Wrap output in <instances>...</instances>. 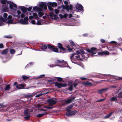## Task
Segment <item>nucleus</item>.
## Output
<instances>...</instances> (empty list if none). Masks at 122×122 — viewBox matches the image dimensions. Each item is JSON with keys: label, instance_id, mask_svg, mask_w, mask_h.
<instances>
[{"label": "nucleus", "instance_id": "680f3d73", "mask_svg": "<svg viewBox=\"0 0 122 122\" xmlns=\"http://www.w3.org/2000/svg\"><path fill=\"white\" fill-rule=\"evenodd\" d=\"M4 47V46L2 43L0 44V48L2 49Z\"/></svg>", "mask_w": 122, "mask_h": 122}, {"label": "nucleus", "instance_id": "cd10ccee", "mask_svg": "<svg viewBox=\"0 0 122 122\" xmlns=\"http://www.w3.org/2000/svg\"><path fill=\"white\" fill-rule=\"evenodd\" d=\"M48 93V92H46V93H41L38 94L36 95V97H40V96H41L42 95H44V94H46Z\"/></svg>", "mask_w": 122, "mask_h": 122}, {"label": "nucleus", "instance_id": "a211bd4d", "mask_svg": "<svg viewBox=\"0 0 122 122\" xmlns=\"http://www.w3.org/2000/svg\"><path fill=\"white\" fill-rule=\"evenodd\" d=\"M17 12L18 14L17 15H15V14H13V15L14 16H15L18 18H20V15L21 13V12L19 10H17Z\"/></svg>", "mask_w": 122, "mask_h": 122}, {"label": "nucleus", "instance_id": "13d9d810", "mask_svg": "<svg viewBox=\"0 0 122 122\" xmlns=\"http://www.w3.org/2000/svg\"><path fill=\"white\" fill-rule=\"evenodd\" d=\"M98 54L99 55H102L103 54V51L102 52H98Z\"/></svg>", "mask_w": 122, "mask_h": 122}, {"label": "nucleus", "instance_id": "1a4fd4ad", "mask_svg": "<svg viewBox=\"0 0 122 122\" xmlns=\"http://www.w3.org/2000/svg\"><path fill=\"white\" fill-rule=\"evenodd\" d=\"M55 86H57L58 88H61L62 87H64L66 86V85L64 84L58 82H55Z\"/></svg>", "mask_w": 122, "mask_h": 122}, {"label": "nucleus", "instance_id": "0eeeda50", "mask_svg": "<svg viewBox=\"0 0 122 122\" xmlns=\"http://www.w3.org/2000/svg\"><path fill=\"white\" fill-rule=\"evenodd\" d=\"M75 98V97H73L64 101V102L66 104H68L73 102Z\"/></svg>", "mask_w": 122, "mask_h": 122}, {"label": "nucleus", "instance_id": "79ce46f5", "mask_svg": "<svg viewBox=\"0 0 122 122\" xmlns=\"http://www.w3.org/2000/svg\"><path fill=\"white\" fill-rule=\"evenodd\" d=\"M13 22V20L12 19H9L7 23H8L12 24Z\"/></svg>", "mask_w": 122, "mask_h": 122}, {"label": "nucleus", "instance_id": "b1692460", "mask_svg": "<svg viewBox=\"0 0 122 122\" xmlns=\"http://www.w3.org/2000/svg\"><path fill=\"white\" fill-rule=\"evenodd\" d=\"M47 46L46 45H42L41 47V49L43 50L47 49Z\"/></svg>", "mask_w": 122, "mask_h": 122}, {"label": "nucleus", "instance_id": "2f4dec72", "mask_svg": "<svg viewBox=\"0 0 122 122\" xmlns=\"http://www.w3.org/2000/svg\"><path fill=\"white\" fill-rule=\"evenodd\" d=\"M85 84L86 85L90 86L92 84V83L91 82L88 81L86 82L85 83Z\"/></svg>", "mask_w": 122, "mask_h": 122}, {"label": "nucleus", "instance_id": "ddd939ff", "mask_svg": "<svg viewBox=\"0 0 122 122\" xmlns=\"http://www.w3.org/2000/svg\"><path fill=\"white\" fill-rule=\"evenodd\" d=\"M108 89L107 88L101 89L97 91V93L99 94H101L107 91Z\"/></svg>", "mask_w": 122, "mask_h": 122}, {"label": "nucleus", "instance_id": "c756f323", "mask_svg": "<svg viewBox=\"0 0 122 122\" xmlns=\"http://www.w3.org/2000/svg\"><path fill=\"white\" fill-rule=\"evenodd\" d=\"M117 97L119 98H122V92H120L118 94Z\"/></svg>", "mask_w": 122, "mask_h": 122}, {"label": "nucleus", "instance_id": "20e7f679", "mask_svg": "<svg viewBox=\"0 0 122 122\" xmlns=\"http://www.w3.org/2000/svg\"><path fill=\"white\" fill-rule=\"evenodd\" d=\"M64 60L61 61L57 60L56 61L55 63L56 64L59 65V66H58L60 67H67L68 65L67 63L66 62H64Z\"/></svg>", "mask_w": 122, "mask_h": 122}, {"label": "nucleus", "instance_id": "c9c22d12", "mask_svg": "<svg viewBox=\"0 0 122 122\" xmlns=\"http://www.w3.org/2000/svg\"><path fill=\"white\" fill-rule=\"evenodd\" d=\"M114 79L116 80H117L120 79L122 80V77H115Z\"/></svg>", "mask_w": 122, "mask_h": 122}, {"label": "nucleus", "instance_id": "c03bdc74", "mask_svg": "<svg viewBox=\"0 0 122 122\" xmlns=\"http://www.w3.org/2000/svg\"><path fill=\"white\" fill-rule=\"evenodd\" d=\"M43 116H44V114H43V113H41V114H38V115H37V116L38 117H40Z\"/></svg>", "mask_w": 122, "mask_h": 122}, {"label": "nucleus", "instance_id": "ea45409f", "mask_svg": "<svg viewBox=\"0 0 122 122\" xmlns=\"http://www.w3.org/2000/svg\"><path fill=\"white\" fill-rule=\"evenodd\" d=\"M22 77L23 79L24 80L27 79L29 78L28 77L25 75L22 76Z\"/></svg>", "mask_w": 122, "mask_h": 122}, {"label": "nucleus", "instance_id": "a878e982", "mask_svg": "<svg viewBox=\"0 0 122 122\" xmlns=\"http://www.w3.org/2000/svg\"><path fill=\"white\" fill-rule=\"evenodd\" d=\"M24 114L25 115H29L30 114L29 110L28 109L25 110L24 112Z\"/></svg>", "mask_w": 122, "mask_h": 122}, {"label": "nucleus", "instance_id": "de8ad7c7", "mask_svg": "<svg viewBox=\"0 0 122 122\" xmlns=\"http://www.w3.org/2000/svg\"><path fill=\"white\" fill-rule=\"evenodd\" d=\"M67 47L68 48V50L69 51V52H70L72 51V49L70 48L69 46H67Z\"/></svg>", "mask_w": 122, "mask_h": 122}, {"label": "nucleus", "instance_id": "4c0bfd02", "mask_svg": "<svg viewBox=\"0 0 122 122\" xmlns=\"http://www.w3.org/2000/svg\"><path fill=\"white\" fill-rule=\"evenodd\" d=\"M47 6L50 10L52 11L53 10V9L51 6H50L49 5H47Z\"/></svg>", "mask_w": 122, "mask_h": 122}, {"label": "nucleus", "instance_id": "69168bd1", "mask_svg": "<svg viewBox=\"0 0 122 122\" xmlns=\"http://www.w3.org/2000/svg\"><path fill=\"white\" fill-rule=\"evenodd\" d=\"M4 25V24L1 21H0V26H2Z\"/></svg>", "mask_w": 122, "mask_h": 122}, {"label": "nucleus", "instance_id": "f257e3e1", "mask_svg": "<svg viewBox=\"0 0 122 122\" xmlns=\"http://www.w3.org/2000/svg\"><path fill=\"white\" fill-rule=\"evenodd\" d=\"M97 50V49L94 47L92 48L91 49H80L76 51L77 53H75L71 54L70 57L71 60L72 62L76 64L79 61L82 60V59L89 57L88 54L85 53V51H86L91 54H94L96 53V52H94Z\"/></svg>", "mask_w": 122, "mask_h": 122}, {"label": "nucleus", "instance_id": "e433bc0d", "mask_svg": "<svg viewBox=\"0 0 122 122\" xmlns=\"http://www.w3.org/2000/svg\"><path fill=\"white\" fill-rule=\"evenodd\" d=\"M105 99H106L105 98H104L103 99H100L99 100L96 101V102H103V101Z\"/></svg>", "mask_w": 122, "mask_h": 122}, {"label": "nucleus", "instance_id": "6ab92c4d", "mask_svg": "<svg viewBox=\"0 0 122 122\" xmlns=\"http://www.w3.org/2000/svg\"><path fill=\"white\" fill-rule=\"evenodd\" d=\"M65 7L66 9L67 10H71L72 9V6L71 5H66Z\"/></svg>", "mask_w": 122, "mask_h": 122}, {"label": "nucleus", "instance_id": "4d7b16f0", "mask_svg": "<svg viewBox=\"0 0 122 122\" xmlns=\"http://www.w3.org/2000/svg\"><path fill=\"white\" fill-rule=\"evenodd\" d=\"M31 22L33 24H36V22L34 20H32L31 21Z\"/></svg>", "mask_w": 122, "mask_h": 122}, {"label": "nucleus", "instance_id": "5fc2aeb1", "mask_svg": "<svg viewBox=\"0 0 122 122\" xmlns=\"http://www.w3.org/2000/svg\"><path fill=\"white\" fill-rule=\"evenodd\" d=\"M25 16V14L24 13H22L20 15V16L21 18H23Z\"/></svg>", "mask_w": 122, "mask_h": 122}, {"label": "nucleus", "instance_id": "412c9836", "mask_svg": "<svg viewBox=\"0 0 122 122\" xmlns=\"http://www.w3.org/2000/svg\"><path fill=\"white\" fill-rule=\"evenodd\" d=\"M21 8V10L24 13L26 12L27 11V8L22 6L20 7Z\"/></svg>", "mask_w": 122, "mask_h": 122}, {"label": "nucleus", "instance_id": "bf43d9fd", "mask_svg": "<svg viewBox=\"0 0 122 122\" xmlns=\"http://www.w3.org/2000/svg\"><path fill=\"white\" fill-rule=\"evenodd\" d=\"M6 106V105H4V104L0 103V107H5V106Z\"/></svg>", "mask_w": 122, "mask_h": 122}, {"label": "nucleus", "instance_id": "0e129e2a", "mask_svg": "<svg viewBox=\"0 0 122 122\" xmlns=\"http://www.w3.org/2000/svg\"><path fill=\"white\" fill-rule=\"evenodd\" d=\"M80 79L82 80H86L87 78L84 77H81L80 78Z\"/></svg>", "mask_w": 122, "mask_h": 122}, {"label": "nucleus", "instance_id": "423d86ee", "mask_svg": "<svg viewBox=\"0 0 122 122\" xmlns=\"http://www.w3.org/2000/svg\"><path fill=\"white\" fill-rule=\"evenodd\" d=\"M10 2V3L9 5V6L10 9L13 11H15L17 8L16 5L13 2Z\"/></svg>", "mask_w": 122, "mask_h": 122}, {"label": "nucleus", "instance_id": "e2e57ef3", "mask_svg": "<svg viewBox=\"0 0 122 122\" xmlns=\"http://www.w3.org/2000/svg\"><path fill=\"white\" fill-rule=\"evenodd\" d=\"M110 43H113V44H116L117 43L116 42L114 41H112L111 42H110Z\"/></svg>", "mask_w": 122, "mask_h": 122}, {"label": "nucleus", "instance_id": "393cba45", "mask_svg": "<svg viewBox=\"0 0 122 122\" xmlns=\"http://www.w3.org/2000/svg\"><path fill=\"white\" fill-rule=\"evenodd\" d=\"M113 113V112H111L109 114L105 116L104 117V118L105 119H107L109 118L111 116V115Z\"/></svg>", "mask_w": 122, "mask_h": 122}, {"label": "nucleus", "instance_id": "2eb2a0df", "mask_svg": "<svg viewBox=\"0 0 122 122\" xmlns=\"http://www.w3.org/2000/svg\"><path fill=\"white\" fill-rule=\"evenodd\" d=\"M49 15L51 18L52 19L56 20L57 19V15H54V13L52 12H51L50 13Z\"/></svg>", "mask_w": 122, "mask_h": 122}, {"label": "nucleus", "instance_id": "9d476101", "mask_svg": "<svg viewBox=\"0 0 122 122\" xmlns=\"http://www.w3.org/2000/svg\"><path fill=\"white\" fill-rule=\"evenodd\" d=\"M54 46H52L49 44H48L47 45V50L46 51H45L44 50H43V51H46L48 52H52V50L53 49V47Z\"/></svg>", "mask_w": 122, "mask_h": 122}, {"label": "nucleus", "instance_id": "dca6fc26", "mask_svg": "<svg viewBox=\"0 0 122 122\" xmlns=\"http://www.w3.org/2000/svg\"><path fill=\"white\" fill-rule=\"evenodd\" d=\"M47 5H49L50 6L54 7L57 6V4L55 2H49L47 3Z\"/></svg>", "mask_w": 122, "mask_h": 122}, {"label": "nucleus", "instance_id": "473e14b6", "mask_svg": "<svg viewBox=\"0 0 122 122\" xmlns=\"http://www.w3.org/2000/svg\"><path fill=\"white\" fill-rule=\"evenodd\" d=\"M37 20V22L36 23V24L38 25H41L42 24V21L41 20Z\"/></svg>", "mask_w": 122, "mask_h": 122}, {"label": "nucleus", "instance_id": "f704fd0d", "mask_svg": "<svg viewBox=\"0 0 122 122\" xmlns=\"http://www.w3.org/2000/svg\"><path fill=\"white\" fill-rule=\"evenodd\" d=\"M30 116L28 115L26 116L24 118L25 119L27 120H28L30 119Z\"/></svg>", "mask_w": 122, "mask_h": 122}, {"label": "nucleus", "instance_id": "052dcab7", "mask_svg": "<svg viewBox=\"0 0 122 122\" xmlns=\"http://www.w3.org/2000/svg\"><path fill=\"white\" fill-rule=\"evenodd\" d=\"M12 18V16L11 15H9L7 17V19H8L9 20V19H11Z\"/></svg>", "mask_w": 122, "mask_h": 122}, {"label": "nucleus", "instance_id": "7c9ffc66", "mask_svg": "<svg viewBox=\"0 0 122 122\" xmlns=\"http://www.w3.org/2000/svg\"><path fill=\"white\" fill-rule=\"evenodd\" d=\"M103 54L106 55H108L109 54V52L107 51H103Z\"/></svg>", "mask_w": 122, "mask_h": 122}, {"label": "nucleus", "instance_id": "58836bf2", "mask_svg": "<svg viewBox=\"0 0 122 122\" xmlns=\"http://www.w3.org/2000/svg\"><path fill=\"white\" fill-rule=\"evenodd\" d=\"M50 66V67H51L52 68H53L55 66H59V65L57 64H52L51 65H50V66Z\"/></svg>", "mask_w": 122, "mask_h": 122}, {"label": "nucleus", "instance_id": "4be33fe9", "mask_svg": "<svg viewBox=\"0 0 122 122\" xmlns=\"http://www.w3.org/2000/svg\"><path fill=\"white\" fill-rule=\"evenodd\" d=\"M16 88L18 89H22L24 88V86L23 84H19L16 86Z\"/></svg>", "mask_w": 122, "mask_h": 122}, {"label": "nucleus", "instance_id": "bb28decb", "mask_svg": "<svg viewBox=\"0 0 122 122\" xmlns=\"http://www.w3.org/2000/svg\"><path fill=\"white\" fill-rule=\"evenodd\" d=\"M52 51L56 52H58V49L57 48H54V47H53L52 50Z\"/></svg>", "mask_w": 122, "mask_h": 122}, {"label": "nucleus", "instance_id": "a18cd8bd", "mask_svg": "<svg viewBox=\"0 0 122 122\" xmlns=\"http://www.w3.org/2000/svg\"><path fill=\"white\" fill-rule=\"evenodd\" d=\"M57 80L59 81H61L62 80V78L61 77H57Z\"/></svg>", "mask_w": 122, "mask_h": 122}, {"label": "nucleus", "instance_id": "f8f14e48", "mask_svg": "<svg viewBox=\"0 0 122 122\" xmlns=\"http://www.w3.org/2000/svg\"><path fill=\"white\" fill-rule=\"evenodd\" d=\"M94 114L92 113H89L86 115L85 117L86 118V119H87V118H95V117L94 116Z\"/></svg>", "mask_w": 122, "mask_h": 122}, {"label": "nucleus", "instance_id": "f3484780", "mask_svg": "<svg viewBox=\"0 0 122 122\" xmlns=\"http://www.w3.org/2000/svg\"><path fill=\"white\" fill-rule=\"evenodd\" d=\"M32 15H33V17L34 18H35L36 19L38 20V19L39 18V17L38 16V15L36 13H30V15H32Z\"/></svg>", "mask_w": 122, "mask_h": 122}, {"label": "nucleus", "instance_id": "603ef678", "mask_svg": "<svg viewBox=\"0 0 122 122\" xmlns=\"http://www.w3.org/2000/svg\"><path fill=\"white\" fill-rule=\"evenodd\" d=\"M59 16L60 18L61 19L63 18V14H59Z\"/></svg>", "mask_w": 122, "mask_h": 122}, {"label": "nucleus", "instance_id": "c85d7f7f", "mask_svg": "<svg viewBox=\"0 0 122 122\" xmlns=\"http://www.w3.org/2000/svg\"><path fill=\"white\" fill-rule=\"evenodd\" d=\"M10 86L9 85H7L6 86L5 88V90H7L9 89L10 88Z\"/></svg>", "mask_w": 122, "mask_h": 122}, {"label": "nucleus", "instance_id": "37998d69", "mask_svg": "<svg viewBox=\"0 0 122 122\" xmlns=\"http://www.w3.org/2000/svg\"><path fill=\"white\" fill-rule=\"evenodd\" d=\"M73 89V85H70L69 88V90L70 91H72Z\"/></svg>", "mask_w": 122, "mask_h": 122}, {"label": "nucleus", "instance_id": "774afa93", "mask_svg": "<svg viewBox=\"0 0 122 122\" xmlns=\"http://www.w3.org/2000/svg\"><path fill=\"white\" fill-rule=\"evenodd\" d=\"M4 19L3 18L2 16H0V20L1 21H3Z\"/></svg>", "mask_w": 122, "mask_h": 122}, {"label": "nucleus", "instance_id": "9b49d317", "mask_svg": "<svg viewBox=\"0 0 122 122\" xmlns=\"http://www.w3.org/2000/svg\"><path fill=\"white\" fill-rule=\"evenodd\" d=\"M47 102L51 105L52 106L56 104V100L52 99H50L47 100Z\"/></svg>", "mask_w": 122, "mask_h": 122}, {"label": "nucleus", "instance_id": "5701e85b", "mask_svg": "<svg viewBox=\"0 0 122 122\" xmlns=\"http://www.w3.org/2000/svg\"><path fill=\"white\" fill-rule=\"evenodd\" d=\"M8 52V49H7L3 50L1 52V54L3 55L7 54Z\"/></svg>", "mask_w": 122, "mask_h": 122}, {"label": "nucleus", "instance_id": "09e8293b", "mask_svg": "<svg viewBox=\"0 0 122 122\" xmlns=\"http://www.w3.org/2000/svg\"><path fill=\"white\" fill-rule=\"evenodd\" d=\"M59 10L57 9H56L55 10V12L56 14L59 13Z\"/></svg>", "mask_w": 122, "mask_h": 122}, {"label": "nucleus", "instance_id": "f03ea898", "mask_svg": "<svg viewBox=\"0 0 122 122\" xmlns=\"http://www.w3.org/2000/svg\"><path fill=\"white\" fill-rule=\"evenodd\" d=\"M38 6L41 8L37 6H35L33 7V10L36 12H38L39 16L41 17L44 15V13L42 9L46 10L47 8L46 4L45 2H41L39 3Z\"/></svg>", "mask_w": 122, "mask_h": 122}, {"label": "nucleus", "instance_id": "a19ab883", "mask_svg": "<svg viewBox=\"0 0 122 122\" xmlns=\"http://www.w3.org/2000/svg\"><path fill=\"white\" fill-rule=\"evenodd\" d=\"M70 42L71 44L73 46H75V45L73 41H72V40H70Z\"/></svg>", "mask_w": 122, "mask_h": 122}, {"label": "nucleus", "instance_id": "49530a36", "mask_svg": "<svg viewBox=\"0 0 122 122\" xmlns=\"http://www.w3.org/2000/svg\"><path fill=\"white\" fill-rule=\"evenodd\" d=\"M4 37L8 38H10L12 37V36L10 35H7L4 36Z\"/></svg>", "mask_w": 122, "mask_h": 122}, {"label": "nucleus", "instance_id": "8fccbe9b", "mask_svg": "<svg viewBox=\"0 0 122 122\" xmlns=\"http://www.w3.org/2000/svg\"><path fill=\"white\" fill-rule=\"evenodd\" d=\"M77 83H74L73 84V85L74 86V87L76 88L77 85L78 84Z\"/></svg>", "mask_w": 122, "mask_h": 122}, {"label": "nucleus", "instance_id": "7ed1b4c3", "mask_svg": "<svg viewBox=\"0 0 122 122\" xmlns=\"http://www.w3.org/2000/svg\"><path fill=\"white\" fill-rule=\"evenodd\" d=\"M65 109H64L63 110L64 111H67L66 112V115L68 117H71L74 115L77 112V111H72L71 110L72 107H65Z\"/></svg>", "mask_w": 122, "mask_h": 122}, {"label": "nucleus", "instance_id": "aec40b11", "mask_svg": "<svg viewBox=\"0 0 122 122\" xmlns=\"http://www.w3.org/2000/svg\"><path fill=\"white\" fill-rule=\"evenodd\" d=\"M110 101H114L117 102H117V97H113L111 98L110 99Z\"/></svg>", "mask_w": 122, "mask_h": 122}, {"label": "nucleus", "instance_id": "3c124183", "mask_svg": "<svg viewBox=\"0 0 122 122\" xmlns=\"http://www.w3.org/2000/svg\"><path fill=\"white\" fill-rule=\"evenodd\" d=\"M32 8V7H29L28 8H27V10H28V11H30L31 10Z\"/></svg>", "mask_w": 122, "mask_h": 122}, {"label": "nucleus", "instance_id": "864d4df0", "mask_svg": "<svg viewBox=\"0 0 122 122\" xmlns=\"http://www.w3.org/2000/svg\"><path fill=\"white\" fill-rule=\"evenodd\" d=\"M68 15V14H65L63 15V18H66L67 17Z\"/></svg>", "mask_w": 122, "mask_h": 122}, {"label": "nucleus", "instance_id": "6e6d98bb", "mask_svg": "<svg viewBox=\"0 0 122 122\" xmlns=\"http://www.w3.org/2000/svg\"><path fill=\"white\" fill-rule=\"evenodd\" d=\"M7 13H5L4 14L3 16L5 18H6L7 16Z\"/></svg>", "mask_w": 122, "mask_h": 122}, {"label": "nucleus", "instance_id": "6e6552de", "mask_svg": "<svg viewBox=\"0 0 122 122\" xmlns=\"http://www.w3.org/2000/svg\"><path fill=\"white\" fill-rule=\"evenodd\" d=\"M58 46L59 48L60 49L62 50L63 51V53H65L66 52L67 50L66 48L62 47V45L61 43H58Z\"/></svg>", "mask_w": 122, "mask_h": 122}, {"label": "nucleus", "instance_id": "72a5a7b5", "mask_svg": "<svg viewBox=\"0 0 122 122\" xmlns=\"http://www.w3.org/2000/svg\"><path fill=\"white\" fill-rule=\"evenodd\" d=\"M10 52L11 54H13L15 53V51L14 49H12L10 50Z\"/></svg>", "mask_w": 122, "mask_h": 122}, {"label": "nucleus", "instance_id": "338daca9", "mask_svg": "<svg viewBox=\"0 0 122 122\" xmlns=\"http://www.w3.org/2000/svg\"><path fill=\"white\" fill-rule=\"evenodd\" d=\"M33 18H34V17H33V15H30L29 16V18L30 19H33Z\"/></svg>", "mask_w": 122, "mask_h": 122}, {"label": "nucleus", "instance_id": "39448f33", "mask_svg": "<svg viewBox=\"0 0 122 122\" xmlns=\"http://www.w3.org/2000/svg\"><path fill=\"white\" fill-rule=\"evenodd\" d=\"M28 17L26 16L24 18V19H22L20 20L19 22L21 24L26 25L28 24Z\"/></svg>", "mask_w": 122, "mask_h": 122}, {"label": "nucleus", "instance_id": "4468645a", "mask_svg": "<svg viewBox=\"0 0 122 122\" xmlns=\"http://www.w3.org/2000/svg\"><path fill=\"white\" fill-rule=\"evenodd\" d=\"M76 9L81 11L83 10V6L81 4H77L76 5Z\"/></svg>", "mask_w": 122, "mask_h": 122}]
</instances>
